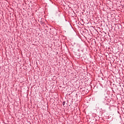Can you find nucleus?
<instances>
[{
  "label": "nucleus",
  "mask_w": 124,
  "mask_h": 124,
  "mask_svg": "<svg viewBox=\"0 0 124 124\" xmlns=\"http://www.w3.org/2000/svg\"><path fill=\"white\" fill-rule=\"evenodd\" d=\"M108 100V97L105 95H103L101 97V101L103 103H107V101L109 102Z\"/></svg>",
  "instance_id": "f257e3e1"
},
{
  "label": "nucleus",
  "mask_w": 124,
  "mask_h": 124,
  "mask_svg": "<svg viewBox=\"0 0 124 124\" xmlns=\"http://www.w3.org/2000/svg\"><path fill=\"white\" fill-rule=\"evenodd\" d=\"M62 104L63 106H64V105H65V101H63V102L62 103Z\"/></svg>",
  "instance_id": "f03ea898"
},
{
  "label": "nucleus",
  "mask_w": 124,
  "mask_h": 124,
  "mask_svg": "<svg viewBox=\"0 0 124 124\" xmlns=\"http://www.w3.org/2000/svg\"><path fill=\"white\" fill-rule=\"evenodd\" d=\"M77 58H78V59H80V56H79V55H78Z\"/></svg>",
  "instance_id": "7ed1b4c3"
},
{
  "label": "nucleus",
  "mask_w": 124,
  "mask_h": 124,
  "mask_svg": "<svg viewBox=\"0 0 124 124\" xmlns=\"http://www.w3.org/2000/svg\"><path fill=\"white\" fill-rule=\"evenodd\" d=\"M78 52H80V50H79V49H78Z\"/></svg>",
  "instance_id": "20e7f679"
}]
</instances>
